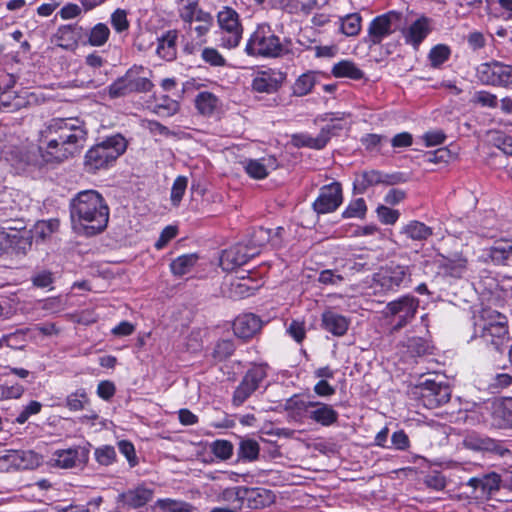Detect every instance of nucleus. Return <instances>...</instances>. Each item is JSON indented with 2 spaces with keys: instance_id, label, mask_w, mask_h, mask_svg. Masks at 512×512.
<instances>
[{
  "instance_id": "54",
  "label": "nucleus",
  "mask_w": 512,
  "mask_h": 512,
  "mask_svg": "<svg viewBox=\"0 0 512 512\" xmlns=\"http://www.w3.org/2000/svg\"><path fill=\"white\" fill-rule=\"evenodd\" d=\"M367 206L363 198H358L347 206L343 211V218H363L366 214Z\"/></svg>"
},
{
  "instance_id": "9",
  "label": "nucleus",
  "mask_w": 512,
  "mask_h": 512,
  "mask_svg": "<svg viewBox=\"0 0 512 512\" xmlns=\"http://www.w3.org/2000/svg\"><path fill=\"white\" fill-rule=\"evenodd\" d=\"M414 394L424 407L434 409L450 401L451 388L446 383L427 379L416 387Z\"/></svg>"
},
{
  "instance_id": "3",
  "label": "nucleus",
  "mask_w": 512,
  "mask_h": 512,
  "mask_svg": "<svg viewBox=\"0 0 512 512\" xmlns=\"http://www.w3.org/2000/svg\"><path fill=\"white\" fill-rule=\"evenodd\" d=\"M126 148L127 141L120 134L105 138L86 152L84 159L86 171L95 173L100 169L107 168L126 151Z\"/></svg>"
},
{
  "instance_id": "60",
  "label": "nucleus",
  "mask_w": 512,
  "mask_h": 512,
  "mask_svg": "<svg viewBox=\"0 0 512 512\" xmlns=\"http://www.w3.org/2000/svg\"><path fill=\"white\" fill-rule=\"evenodd\" d=\"M187 178L184 176H178L173 183L172 189H171V201L173 205L177 206L179 205L180 201L182 200L184 193L187 188Z\"/></svg>"
},
{
  "instance_id": "50",
  "label": "nucleus",
  "mask_w": 512,
  "mask_h": 512,
  "mask_svg": "<svg viewBox=\"0 0 512 512\" xmlns=\"http://www.w3.org/2000/svg\"><path fill=\"white\" fill-rule=\"evenodd\" d=\"M127 11L121 8L116 9L110 17V22L113 29L117 33L127 32L130 27V22L127 18Z\"/></svg>"
},
{
  "instance_id": "16",
  "label": "nucleus",
  "mask_w": 512,
  "mask_h": 512,
  "mask_svg": "<svg viewBox=\"0 0 512 512\" xmlns=\"http://www.w3.org/2000/svg\"><path fill=\"white\" fill-rule=\"evenodd\" d=\"M286 79V74L277 69H266L258 71L251 87L258 93H275L279 90Z\"/></svg>"
},
{
  "instance_id": "26",
  "label": "nucleus",
  "mask_w": 512,
  "mask_h": 512,
  "mask_svg": "<svg viewBox=\"0 0 512 512\" xmlns=\"http://www.w3.org/2000/svg\"><path fill=\"white\" fill-rule=\"evenodd\" d=\"M143 72L144 68L142 66H133L122 76L131 93L148 92L152 89L153 83L147 77L141 75Z\"/></svg>"
},
{
  "instance_id": "12",
  "label": "nucleus",
  "mask_w": 512,
  "mask_h": 512,
  "mask_svg": "<svg viewBox=\"0 0 512 512\" xmlns=\"http://www.w3.org/2000/svg\"><path fill=\"white\" fill-rule=\"evenodd\" d=\"M419 307V300L413 296H402L391 301L386 306V315L397 318L393 331H398L406 326L414 317Z\"/></svg>"
},
{
  "instance_id": "10",
  "label": "nucleus",
  "mask_w": 512,
  "mask_h": 512,
  "mask_svg": "<svg viewBox=\"0 0 512 512\" xmlns=\"http://www.w3.org/2000/svg\"><path fill=\"white\" fill-rule=\"evenodd\" d=\"M401 19L402 13L397 11H389L375 17L369 24L365 42L369 46L380 44L384 38L390 36L399 28Z\"/></svg>"
},
{
  "instance_id": "44",
  "label": "nucleus",
  "mask_w": 512,
  "mask_h": 512,
  "mask_svg": "<svg viewBox=\"0 0 512 512\" xmlns=\"http://www.w3.org/2000/svg\"><path fill=\"white\" fill-rule=\"evenodd\" d=\"M88 404L89 397L84 388H79L66 397V407L71 411L83 410Z\"/></svg>"
},
{
  "instance_id": "38",
  "label": "nucleus",
  "mask_w": 512,
  "mask_h": 512,
  "mask_svg": "<svg viewBox=\"0 0 512 512\" xmlns=\"http://www.w3.org/2000/svg\"><path fill=\"white\" fill-rule=\"evenodd\" d=\"M259 443L251 438H241L238 447V458L242 461L252 462L258 459Z\"/></svg>"
},
{
  "instance_id": "28",
  "label": "nucleus",
  "mask_w": 512,
  "mask_h": 512,
  "mask_svg": "<svg viewBox=\"0 0 512 512\" xmlns=\"http://www.w3.org/2000/svg\"><path fill=\"white\" fill-rule=\"evenodd\" d=\"M463 446L472 451H491L504 455V450L497 442L488 437H482L477 433H469L463 438Z\"/></svg>"
},
{
  "instance_id": "20",
  "label": "nucleus",
  "mask_w": 512,
  "mask_h": 512,
  "mask_svg": "<svg viewBox=\"0 0 512 512\" xmlns=\"http://www.w3.org/2000/svg\"><path fill=\"white\" fill-rule=\"evenodd\" d=\"M262 320L253 313L239 315L233 322V331L238 338L249 339L262 328Z\"/></svg>"
},
{
  "instance_id": "47",
  "label": "nucleus",
  "mask_w": 512,
  "mask_h": 512,
  "mask_svg": "<svg viewBox=\"0 0 512 512\" xmlns=\"http://www.w3.org/2000/svg\"><path fill=\"white\" fill-rule=\"evenodd\" d=\"M272 238V229H267L264 227H259L251 235V239L249 241V246L258 250V248L265 246L270 243Z\"/></svg>"
},
{
  "instance_id": "58",
  "label": "nucleus",
  "mask_w": 512,
  "mask_h": 512,
  "mask_svg": "<svg viewBox=\"0 0 512 512\" xmlns=\"http://www.w3.org/2000/svg\"><path fill=\"white\" fill-rule=\"evenodd\" d=\"M179 109L178 102L170 99L168 96H164L161 103H158L154 107V112L159 116H172Z\"/></svg>"
},
{
  "instance_id": "8",
  "label": "nucleus",
  "mask_w": 512,
  "mask_h": 512,
  "mask_svg": "<svg viewBox=\"0 0 512 512\" xmlns=\"http://www.w3.org/2000/svg\"><path fill=\"white\" fill-rule=\"evenodd\" d=\"M217 22L221 31V46L228 49L237 47L243 34L238 13L230 7H224L218 12Z\"/></svg>"
},
{
  "instance_id": "13",
  "label": "nucleus",
  "mask_w": 512,
  "mask_h": 512,
  "mask_svg": "<svg viewBox=\"0 0 512 512\" xmlns=\"http://www.w3.org/2000/svg\"><path fill=\"white\" fill-rule=\"evenodd\" d=\"M90 449L87 446H74L56 450L51 457V465L61 469L83 468L89 461Z\"/></svg>"
},
{
  "instance_id": "2",
  "label": "nucleus",
  "mask_w": 512,
  "mask_h": 512,
  "mask_svg": "<svg viewBox=\"0 0 512 512\" xmlns=\"http://www.w3.org/2000/svg\"><path fill=\"white\" fill-rule=\"evenodd\" d=\"M69 210L72 228L80 235L95 236L107 228L110 210L96 190L78 192L70 200Z\"/></svg>"
},
{
  "instance_id": "25",
  "label": "nucleus",
  "mask_w": 512,
  "mask_h": 512,
  "mask_svg": "<svg viewBox=\"0 0 512 512\" xmlns=\"http://www.w3.org/2000/svg\"><path fill=\"white\" fill-rule=\"evenodd\" d=\"M467 485L474 488L476 491L479 490L482 496H489L500 489L501 478L499 474L491 472L470 478Z\"/></svg>"
},
{
  "instance_id": "24",
  "label": "nucleus",
  "mask_w": 512,
  "mask_h": 512,
  "mask_svg": "<svg viewBox=\"0 0 512 512\" xmlns=\"http://www.w3.org/2000/svg\"><path fill=\"white\" fill-rule=\"evenodd\" d=\"M341 130L343 126L341 124H327L321 129V132L317 137H311L309 135H300L295 137L296 145L304 146L314 149H322L328 143L331 134L334 130Z\"/></svg>"
},
{
  "instance_id": "18",
  "label": "nucleus",
  "mask_w": 512,
  "mask_h": 512,
  "mask_svg": "<svg viewBox=\"0 0 512 512\" xmlns=\"http://www.w3.org/2000/svg\"><path fill=\"white\" fill-rule=\"evenodd\" d=\"M439 269L443 276L455 279L462 278L468 269V260L462 253L440 255Z\"/></svg>"
},
{
  "instance_id": "1",
  "label": "nucleus",
  "mask_w": 512,
  "mask_h": 512,
  "mask_svg": "<svg viewBox=\"0 0 512 512\" xmlns=\"http://www.w3.org/2000/svg\"><path fill=\"white\" fill-rule=\"evenodd\" d=\"M87 129L79 118H53L39 132L41 163L54 164L80 153L87 140Z\"/></svg>"
},
{
  "instance_id": "52",
  "label": "nucleus",
  "mask_w": 512,
  "mask_h": 512,
  "mask_svg": "<svg viewBox=\"0 0 512 512\" xmlns=\"http://www.w3.org/2000/svg\"><path fill=\"white\" fill-rule=\"evenodd\" d=\"M201 58L212 67H225L227 65L226 59L217 49L212 47L204 48L201 52Z\"/></svg>"
},
{
  "instance_id": "7",
  "label": "nucleus",
  "mask_w": 512,
  "mask_h": 512,
  "mask_svg": "<svg viewBox=\"0 0 512 512\" xmlns=\"http://www.w3.org/2000/svg\"><path fill=\"white\" fill-rule=\"evenodd\" d=\"M476 76L484 85L512 89V65L496 60L481 63Z\"/></svg>"
},
{
  "instance_id": "29",
  "label": "nucleus",
  "mask_w": 512,
  "mask_h": 512,
  "mask_svg": "<svg viewBox=\"0 0 512 512\" xmlns=\"http://www.w3.org/2000/svg\"><path fill=\"white\" fill-rule=\"evenodd\" d=\"M350 321L343 315L334 311H325L322 314L323 328L334 336H343L348 328Z\"/></svg>"
},
{
  "instance_id": "34",
  "label": "nucleus",
  "mask_w": 512,
  "mask_h": 512,
  "mask_svg": "<svg viewBox=\"0 0 512 512\" xmlns=\"http://www.w3.org/2000/svg\"><path fill=\"white\" fill-rule=\"evenodd\" d=\"M381 178L382 172L378 170L363 171L357 174L354 180V190L359 194H363L369 187L382 184L383 180Z\"/></svg>"
},
{
  "instance_id": "64",
  "label": "nucleus",
  "mask_w": 512,
  "mask_h": 512,
  "mask_svg": "<svg viewBox=\"0 0 512 512\" xmlns=\"http://www.w3.org/2000/svg\"><path fill=\"white\" fill-rule=\"evenodd\" d=\"M377 216L383 224L392 225L396 223L400 213L398 210L381 205L377 208Z\"/></svg>"
},
{
  "instance_id": "43",
  "label": "nucleus",
  "mask_w": 512,
  "mask_h": 512,
  "mask_svg": "<svg viewBox=\"0 0 512 512\" xmlns=\"http://www.w3.org/2000/svg\"><path fill=\"white\" fill-rule=\"evenodd\" d=\"M315 82V76L311 72L300 75L293 85V94L296 96L307 95L312 91Z\"/></svg>"
},
{
  "instance_id": "46",
  "label": "nucleus",
  "mask_w": 512,
  "mask_h": 512,
  "mask_svg": "<svg viewBox=\"0 0 512 512\" xmlns=\"http://www.w3.org/2000/svg\"><path fill=\"white\" fill-rule=\"evenodd\" d=\"M95 460L102 466H109L116 462L117 454L113 446L103 445L95 449Z\"/></svg>"
},
{
  "instance_id": "14",
  "label": "nucleus",
  "mask_w": 512,
  "mask_h": 512,
  "mask_svg": "<svg viewBox=\"0 0 512 512\" xmlns=\"http://www.w3.org/2000/svg\"><path fill=\"white\" fill-rule=\"evenodd\" d=\"M342 187L339 182H332L320 188L316 200L313 202V210L317 214H328L336 211L342 204Z\"/></svg>"
},
{
  "instance_id": "27",
  "label": "nucleus",
  "mask_w": 512,
  "mask_h": 512,
  "mask_svg": "<svg viewBox=\"0 0 512 512\" xmlns=\"http://www.w3.org/2000/svg\"><path fill=\"white\" fill-rule=\"evenodd\" d=\"M430 24L431 20L425 16L414 21L405 33L406 43L411 44L414 48H418L431 31Z\"/></svg>"
},
{
  "instance_id": "49",
  "label": "nucleus",
  "mask_w": 512,
  "mask_h": 512,
  "mask_svg": "<svg viewBox=\"0 0 512 512\" xmlns=\"http://www.w3.org/2000/svg\"><path fill=\"white\" fill-rule=\"evenodd\" d=\"M451 54V50L448 46L444 44H438L433 47L429 53V60L431 65L435 68L441 66L444 62H446Z\"/></svg>"
},
{
  "instance_id": "51",
  "label": "nucleus",
  "mask_w": 512,
  "mask_h": 512,
  "mask_svg": "<svg viewBox=\"0 0 512 512\" xmlns=\"http://www.w3.org/2000/svg\"><path fill=\"white\" fill-rule=\"evenodd\" d=\"M199 11H203L198 7L197 0H189L188 3L180 9L179 15L184 24L188 25V29L192 30V24L194 23V17Z\"/></svg>"
},
{
  "instance_id": "39",
  "label": "nucleus",
  "mask_w": 512,
  "mask_h": 512,
  "mask_svg": "<svg viewBox=\"0 0 512 512\" xmlns=\"http://www.w3.org/2000/svg\"><path fill=\"white\" fill-rule=\"evenodd\" d=\"M197 260L198 256L196 254L181 255L171 262V271L176 276H184L191 272Z\"/></svg>"
},
{
  "instance_id": "59",
  "label": "nucleus",
  "mask_w": 512,
  "mask_h": 512,
  "mask_svg": "<svg viewBox=\"0 0 512 512\" xmlns=\"http://www.w3.org/2000/svg\"><path fill=\"white\" fill-rule=\"evenodd\" d=\"M118 449L121 454H123L131 468L138 465V457L135 452V447L132 442L128 440H121L117 443Z\"/></svg>"
},
{
  "instance_id": "56",
  "label": "nucleus",
  "mask_w": 512,
  "mask_h": 512,
  "mask_svg": "<svg viewBox=\"0 0 512 512\" xmlns=\"http://www.w3.org/2000/svg\"><path fill=\"white\" fill-rule=\"evenodd\" d=\"M235 351V344L231 339L219 340L214 348L213 356L219 361L229 358Z\"/></svg>"
},
{
  "instance_id": "53",
  "label": "nucleus",
  "mask_w": 512,
  "mask_h": 512,
  "mask_svg": "<svg viewBox=\"0 0 512 512\" xmlns=\"http://www.w3.org/2000/svg\"><path fill=\"white\" fill-rule=\"evenodd\" d=\"M212 453L221 460H228L233 455V444L228 440H216L211 444Z\"/></svg>"
},
{
  "instance_id": "17",
  "label": "nucleus",
  "mask_w": 512,
  "mask_h": 512,
  "mask_svg": "<svg viewBox=\"0 0 512 512\" xmlns=\"http://www.w3.org/2000/svg\"><path fill=\"white\" fill-rule=\"evenodd\" d=\"M154 490L145 484L128 489L117 496V504L122 508L138 509L145 506L153 498Z\"/></svg>"
},
{
  "instance_id": "36",
  "label": "nucleus",
  "mask_w": 512,
  "mask_h": 512,
  "mask_svg": "<svg viewBox=\"0 0 512 512\" xmlns=\"http://www.w3.org/2000/svg\"><path fill=\"white\" fill-rule=\"evenodd\" d=\"M333 76L337 78H350L360 80L364 77L363 71L355 63L343 60L335 64L332 68Z\"/></svg>"
},
{
  "instance_id": "55",
  "label": "nucleus",
  "mask_w": 512,
  "mask_h": 512,
  "mask_svg": "<svg viewBox=\"0 0 512 512\" xmlns=\"http://www.w3.org/2000/svg\"><path fill=\"white\" fill-rule=\"evenodd\" d=\"M491 141L493 144L500 150H502L506 155L512 156V136L507 135L501 131H495L491 133Z\"/></svg>"
},
{
  "instance_id": "63",
  "label": "nucleus",
  "mask_w": 512,
  "mask_h": 512,
  "mask_svg": "<svg viewBox=\"0 0 512 512\" xmlns=\"http://www.w3.org/2000/svg\"><path fill=\"white\" fill-rule=\"evenodd\" d=\"M24 391V387L18 383L11 385L4 383L0 385V396L4 399H18L23 395Z\"/></svg>"
},
{
  "instance_id": "19",
  "label": "nucleus",
  "mask_w": 512,
  "mask_h": 512,
  "mask_svg": "<svg viewBox=\"0 0 512 512\" xmlns=\"http://www.w3.org/2000/svg\"><path fill=\"white\" fill-rule=\"evenodd\" d=\"M245 172L254 179H264L270 171L278 167V161L275 156H268L261 159H245L241 162Z\"/></svg>"
},
{
  "instance_id": "33",
  "label": "nucleus",
  "mask_w": 512,
  "mask_h": 512,
  "mask_svg": "<svg viewBox=\"0 0 512 512\" xmlns=\"http://www.w3.org/2000/svg\"><path fill=\"white\" fill-rule=\"evenodd\" d=\"M401 234L414 241H424L432 234V228L420 221H410L402 227Z\"/></svg>"
},
{
  "instance_id": "21",
  "label": "nucleus",
  "mask_w": 512,
  "mask_h": 512,
  "mask_svg": "<svg viewBox=\"0 0 512 512\" xmlns=\"http://www.w3.org/2000/svg\"><path fill=\"white\" fill-rule=\"evenodd\" d=\"M2 459L18 469H34L41 464V457L32 450H7Z\"/></svg>"
},
{
  "instance_id": "40",
  "label": "nucleus",
  "mask_w": 512,
  "mask_h": 512,
  "mask_svg": "<svg viewBox=\"0 0 512 512\" xmlns=\"http://www.w3.org/2000/svg\"><path fill=\"white\" fill-rule=\"evenodd\" d=\"M361 27L362 17L359 13L347 14L340 18V32L348 37L357 36Z\"/></svg>"
},
{
  "instance_id": "41",
  "label": "nucleus",
  "mask_w": 512,
  "mask_h": 512,
  "mask_svg": "<svg viewBox=\"0 0 512 512\" xmlns=\"http://www.w3.org/2000/svg\"><path fill=\"white\" fill-rule=\"evenodd\" d=\"M195 103L198 111L203 116L210 117L217 107L218 99L210 92H201L197 95Z\"/></svg>"
},
{
  "instance_id": "30",
  "label": "nucleus",
  "mask_w": 512,
  "mask_h": 512,
  "mask_svg": "<svg viewBox=\"0 0 512 512\" xmlns=\"http://www.w3.org/2000/svg\"><path fill=\"white\" fill-rule=\"evenodd\" d=\"M498 322L500 324L506 323L507 317L494 309L483 308L474 323V332L487 331L488 328L498 325Z\"/></svg>"
},
{
  "instance_id": "48",
  "label": "nucleus",
  "mask_w": 512,
  "mask_h": 512,
  "mask_svg": "<svg viewBox=\"0 0 512 512\" xmlns=\"http://www.w3.org/2000/svg\"><path fill=\"white\" fill-rule=\"evenodd\" d=\"M314 401L312 400H305L301 398L299 395H294L287 399L285 403L286 410L295 411L298 414H305L308 416L309 409H311L312 404Z\"/></svg>"
},
{
  "instance_id": "37",
  "label": "nucleus",
  "mask_w": 512,
  "mask_h": 512,
  "mask_svg": "<svg viewBox=\"0 0 512 512\" xmlns=\"http://www.w3.org/2000/svg\"><path fill=\"white\" fill-rule=\"evenodd\" d=\"M213 25V17L210 13L205 11H199L196 17H194V23L192 24V30L188 29V25L185 24L184 28L188 34L196 33L199 38L204 37L211 29Z\"/></svg>"
},
{
  "instance_id": "45",
  "label": "nucleus",
  "mask_w": 512,
  "mask_h": 512,
  "mask_svg": "<svg viewBox=\"0 0 512 512\" xmlns=\"http://www.w3.org/2000/svg\"><path fill=\"white\" fill-rule=\"evenodd\" d=\"M110 30L104 23L96 24L88 35V42L92 46H103L109 39Z\"/></svg>"
},
{
  "instance_id": "5",
  "label": "nucleus",
  "mask_w": 512,
  "mask_h": 512,
  "mask_svg": "<svg viewBox=\"0 0 512 512\" xmlns=\"http://www.w3.org/2000/svg\"><path fill=\"white\" fill-rule=\"evenodd\" d=\"M410 281L409 266L390 262L373 275L371 288L374 294H387L396 292L402 285L406 286Z\"/></svg>"
},
{
  "instance_id": "15",
  "label": "nucleus",
  "mask_w": 512,
  "mask_h": 512,
  "mask_svg": "<svg viewBox=\"0 0 512 512\" xmlns=\"http://www.w3.org/2000/svg\"><path fill=\"white\" fill-rule=\"evenodd\" d=\"M259 250L252 249L249 245L237 244L223 251L220 257V266L223 270L231 271L245 265L256 256Z\"/></svg>"
},
{
  "instance_id": "57",
  "label": "nucleus",
  "mask_w": 512,
  "mask_h": 512,
  "mask_svg": "<svg viewBox=\"0 0 512 512\" xmlns=\"http://www.w3.org/2000/svg\"><path fill=\"white\" fill-rule=\"evenodd\" d=\"M156 505L165 512H191L192 506L180 501L171 499H159Z\"/></svg>"
},
{
  "instance_id": "62",
  "label": "nucleus",
  "mask_w": 512,
  "mask_h": 512,
  "mask_svg": "<svg viewBox=\"0 0 512 512\" xmlns=\"http://www.w3.org/2000/svg\"><path fill=\"white\" fill-rule=\"evenodd\" d=\"M430 345L423 338H412L408 342V350L412 356H423L429 352Z\"/></svg>"
},
{
  "instance_id": "31",
  "label": "nucleus",
  "mask_w": 512,
  "mask_h": 512,
  "mask_svg": "<svg viewBox=\"0 0 512 512\" xmlns=\"http://www.w3.org/2000/svg\"><path fill=\"white\" fill-rule=\"evenodd\" d=\"M177 31L169 30L164 33L160 38H158V46L156 49V53L159 57L166 61H172L176 58L177 54Z\"/></svg>"
},
{
  "instance_id": "4",
  "label": "nucleus",
  "mask_w": 512,
  "mask_h": 512,
  "mask_svg": "<svg viewBox=\"0 0 512 512\" xmlns=\"http://www.w3.org/2000/svg\"><path fill=\"white\" fill-rule=\"evenodd\" d=\"M245 51L250 56L276 58L281 56L285 49L271 27L263 23L258 25L250 36Z\"/></svg>"
},
{
  "instance_id": "22",
  "label": "nucleus",
  "mask_w": 512,
  "mask_h": 512,
  "mask_svg": "<svg viewBox=\"0 0 512 512\" xmlns=\"http://www.w3.org/2000/svg\"><path fill=\"white\" fill-rule=\"evenodd\" d=\"M476 337L483 340L486 345L492 346L496 351L503 352L504 345L509 339V330L507 322L500 324L492 328H488L484 332H474Z\"/></svg>"
},
{
  "instance_id": "32",
  "label": "nucleus",
  "mask_w": 512,
  "mask_h": 512,
  "mask_svg": "<svg viewBox=\"0 0 512 512\" xmlns=\"http://www.w3.org/2000/svg\"><path fill=\"white\" fill-rule=\"evenodd\" d=\"M52 42L66 50L74 49L77 46L76 27L73 25H62L52 36Z\"/></svg>"
},
{
  "instance_id": "61",
  "label": "nucleus",
  "mask_w": 512,
  "mask_h": 512,
  "mask_svg": "<svg viewBox=\"0 0 512 512\" xmlns=\"http://www.w3.org/2000/svg\"><path fill=\"white\" fill-rule=\"evenodd\" d=\"M41 409L42 404L40 402L35 400L30 401L26 406L23 407V409L17 415L15 421L18 424H24L31 416L40 413Z\"/></svg>"
},
{
  "instance_id": "6",
  "label": "nucleus",
  "mask_w": 512,
  "mask_h": 512,
  "mask_svg": "<svg viewBox=\"0 0 512 512\" xmlns=\"http://www.w3.org/2000/svg\"><path fill=\"white\" fill-rule=\"evenodd\" d=\"M10 224L7 222L0 231V256L26 254L32 245L31 230L27 229L25 222H18L17 226Z\"/></svg>"
},
{
  "instance_id": "11",
  "label": "nucleus",
  "mask_w": 512,
  "mask_h": 512,
  "mask_svg": "<svg viewBox=\"0 0 512 512\" xmlns=\"http://www.w3.org/2000/svg\"><path fill=\"white\" fill-rule=\"evenodd\" d=\"M266 365H254L243 376L232 396V404L241 406L257 389L267 377Z\"/></svg>"
},
{
  "instance_id": "42",
  "label": "nucleus",
  "mask_w": 512,
  "mask_h": 512,
  "mask_svg": "<svg viewBox=\"0 0 512 512\" xmlns=\"http://www.w3.org/2000/svg\"><path fill=\"white\" fill-rule=\"evenodd\" d=\"M25 345L26 333L23 330H17L0 338V349L8 347L14 350H22Z\"/></svg>"
},
{
  "instance_id": "35",
  "label": "nucleus",
  "mask_w": 512,
  "mask_h": 512,
  "mask_svg": "<svg viewBox=\"0 0 512 512\" xmlns=\"http://www.w3.org/2000/svg\"><path fill=\"white\" fill-rule=\"evenodd\" d=\"M489 257L497 265H510L512 262V244L508 241L496 242L489 249Z\"/></svg>"
},
{
  "instance_id": "23",
  "label": "nucleus",
  "mask_w": 512,
  "mask_h": 512,
  "mask_svg": "<svg viewBox=\"0 0 512 512\" xmlns=\"http://www.w3.org/2000/svg\"><path fill=\"white\" fill-rule=\"evenodd\" d=\"M307 417L317 424L329 427L338 422L339 414L331 405L314 401Z\"/></svg>"
}]
</instances>
